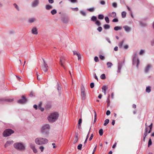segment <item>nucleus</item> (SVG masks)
<instances>
[{"label":"nucleus","instance_id":"obj_1","mask_svg":"<svg viewBox=\"0 0 154 154\" xmlns=\"http://www.w3.org/2000/svg\"><path fill=\"white\" fill-rule=\"evenodd\" d=\"M50 129V126L49 124H44L41 127L40 132L45 137H47L49 134V131Z\"/></svg>","mask_w":154,"mask_h":154},{"label":"nucleus","instance_id":"obj_2","mask_svg":"<svg viewBox=\"0 0 154 154\" xmlns=\"http://www.w3.org/2000/svg\"><path fill=\"white\" fill-rule=\"evenodd\" d=\"M59 116V114L57 112L51 113L48 116L47 119L50 122L53 123L57 120Z\"/></svg>","mask_w":154,"mask_h":154},{"label":"nucleus","instance_id":"obj_3","mask_svg":"<svg viewBox=\"0 0 154 154\" xmlns=\"http://www.w3.org/2000/svg\"><path fill=\"white\" fill-rule=\"evenodd\" d=\"M35 141V143L38 145H45L47 144L48 142L47 139L41 137L36 138Z\"/></svg>","mask_w":154,"mask_h":154},{"label":"nucleus","instance_id":"obj_4","mask_svg":"<svg viewBox=\"0 0 154 154\" xmlns=\"http://www.w3.org/2000/svg\"><path fill=\"white\" fill-rule=\"evenodd\" d=\"M14 147L20 151H24L25 148L24 145L22 143H16L14 144Z\"/></svg>","mask_w":154,"mask_h":154},{"label":"nucleus","instance_id":"obj_5","mask_svg":"<svg viewBox=\"0 0 154 154\" xmlns=\"http://www.w3.org/2000/svg\"><path fill=\"white\" fill-rule=\"evenodd\" d=\"M140 63L137 54H135L133 58V65H136L137 68L138 67V65Z\"/></svg>","mask_w":154,"mask_h":154},{"label":"nucleus","instance_id":"obj_6","mask_svg":"<svg viewBox=\"0 0 154 154\" xmlns=\"http://www.w3.org/2000/svg\"><path fill=\"white\" fill-rule=\"evenodd\" d=\"M14 132V131L11 129H7L3 132V135L4 137H7L13 133Z\"/></svg>","mask_w":154,"mask_h":154},{"label":"nucleus","instance_id":"obj_7","mask_svg":"<svg viewBox=\"0 0 154 154\" xmlns=\"http://www.w3.org/2000/svg\"><path fill=\"white\" fill-rule=\"evenodd\" d=\"M43 63L41 69L44 72H46L48 70V66L46 63L45 60L44 59H43Z\"/></svg>","mask_w":154,"mask_h":154},{"label":"nucleus","instance_id":"obj_8","mask_svg":"<svg viewBox=\"0 0 154 154\" xmlns=\"http://www.w3.org/2000/svg\"><path fill=\"white\" fill-rule=\"evenodd\" d=\"M81 96L82 100H85V99L86 95L85 89L83 85H82L81 86Z\"/></svg>","mask_w":154,"mask_h":154},{"label":"nucleus","instance_id":"obj_9","mask_svg":"<svg viewBox=\"0 0 154 154\" xmlns=\"http://www.w3.org/2000/svg\"><path fill=\"white\" fill-rule=\"evenodd\" d=\"M60 63L64 69H65V67L64 65L65 64V60L64 57H61L60 58Z\"/></svg>","mask_w":154,"mask_h":154},{"label":"nucleus","instance_id":"obj_10","mask_svg":"<svg viewBox=\"0 0 154 154\" xmlns=\"http://www.w3.org/2000/svg\"><path fill=\"white\" fill-rule=\"evenodd\" d=\"M29 146L33 152L34 153H36L37 152V150L35 148V144L32 143H29Z\"/></svg>","mask_w":154,"mask_h":154},{"label":"nucleus","instance_id":"obj_11","mask_svg":"<svg viewBox=\"0 0 154 154\" xmlns=\"http://www.w3.org/2000/svg\"><path fill=\"white\" fill-rule=\"evenodd\" d=\"M39 0H34L32 2L31 5L33 7L37 6L39 4Z\"/></svg>","mask_w":154,"mask_h":154},{"label":"nucleus","instance_id":"obj_12","mask_svg":"<svg viewBox=\"0 0 154 154\" xmlns=\"http://www.w3.org/2000/svg\"><path fill=\"white\" fill-rule=\"evenodd\" d=\"M22 99H20L17 101V102L18 103L23 104L25 103L26 102L27 100L26 98V97H25L24 96H23L22 97Z\"/></svg>","mask_w":154,"mask_h":154},{"label":"nucleus","instance_id":"obj_13","mask_svg":"<svg viewBox=\"0 0 154 154\" xmlns=\"http://www.w3.org/2000/svg\"><path fill=\"white\" fill-rule=\"evenodd\" d=\"M13 143L14 141L12 140H11L9 141H8L4 145L5 147V148H7L10 146L11 145L13 144Z\"/></svg>","mask_w":154,"mask_h":154},{"label":"nucleus","instance_id":"obj_14","mask_svg":"<svg viewBox=\"0 0 154 154\" xmlns=\"http://www.w3.org/2000/svg\"><path fill=\"white\" fill-rule=\"evenodd\" d=\"M123 28L124 29L125 31L127 32H129L131 30V28L128 26H124Z\"/></svg>","mask_w":154,"mask_h":154},{"label":"nucleus","instance_id":"obj_15","mask_svg":"<svg viewBox=\"0 0 154 154\" xmlns=\"http://www.w3.org/2000/svg\"><path fill=\"white\" fill-rule=\"evenodd\" d=\"M32 34L34 35H37L38 33L37 29L35 27H33L31 30Z\"/></svg>","mask_w":154,"mask_h":154},{"label":"nucleus","instance_id":"obj_16","mask_svg":"<svg viewBox=\"0 0 154 154\" xmlns=\"http://www.w3.org/2000/svg\"><path fill=\"white\" fill-rule=\"evenodd\" d=\"M152 123H151V124L148 127H146V128H145V133H147V132L148 131V129H149V131H148V133H149L151 131V129H152Z\"/></svg>","mask_w":154,"mask_h":154},{"label":"nucleus","instance_id":"obj_17","mask_svg":"<svg viewBox=\"0 0 154 154\" xmlns=\"http://www.w3.org/2000/svg\"><path fill=\"white\" fill-rule=\"evenodd\" d=\"M151 67V66L150 65H148L146 67L145 69V72H148L149 69Z\"/></svg>","mask_w":154,"mask_h":154},{"label":"nucleus","instance_id":"obj_18","mask_svg":"<svg viewBox=\"0 0 154 154\" xmlns=\"http://www.w3.org/2000/svg\"><path fill=\"white\" fill-rule=\"evenodd\" d=\"M45 8L47 10H49L52 9V7L51 5H47L45 6Z\"/></svg>","mask_w":154,"mask_h":154},{"label":"nucleus","instance_id":"obj_19","mask_svg":"<svg viewBox=\"0 0 154 154\" xmlns=\"http://www.w3.org/2000/svg\"><path fill=\"white\" fill-rule=\"evenodd\" d=\"M107 88V87L106 86H103L102 87V89L104 91V93L105 94H106V90Z\"/></svg>","mask_w":154,"mask_h":154},{"label":"nucleus","instance_id":"obj_20","mask_svg":"<svg viewBox=\"0 0 154 154\" xmlns=\"http://www.w3.org/2000/svg\"><path fill=\"white\" fill-rule=\"evenodd\" d=\"M35 21V18H32L29 19V23H32Z\"/></svg>","mask_w":154,"mask_h":154},{"label":"nucleus","instance_id":"obj_21","mask_svg":"<svg viewBox=\"0 0 154 154\" xmlns=\"http://www.w3.org/2000/svg\"><path fill=\"white\" fill-rule=\"evenodd\" d=\"M109 16L113 17H115L116 16V14L115 12H112L109 14Z\"/></svg>","mask_w":154,"mask_h":154},{"label":"nucleus","instance_id":"obj_22","mask_svg":"<svg viewBox=\"0 0 154 154\" xmlns=\"http://www.w3.org/2000/svg\"><path fill=\"white\" fill-rule=\"evenodd\" d=\"M104 28L106 29H108L110 28V26L108 24H105L103 25Z\"/></svg>","mask_w":154,"mask_h":154},{"label":"nucleus","instance_id":"obj_23","mask_svg":"<svg viewBox=\"0 0 154 154\" xmlns=\"http://www.w3.org/2000/svg\"><path fill=\"white\" fill-rule=\"evenodd\" d=\"M82 122V119H80L78 121V128H79L81 126V124Z\"/></svg>","mask_w":154,"mask_h":154},{"label":"nucleus","instance_id":"obj_24","mask_svg":"<svg viewBox=\"0 0 154 154\" xmlns=\"http://www.w3.org/2000/svg\"><path fill=\"white\" fill-rule=\"evenodd\" d=\"M122 29L121 27L116 26L114 28V29L116 31H118V30H121Z\"/></svg>","mask_w":154,"mask_h":154},{"label":"nucleus","instance_id":"obj_25","mask_svg":"<svg viewBox=\"0 0 154 154\" xmlns=\"http://www.w3.org/2000/svg\"><path fill=\"white\" fill-rule=\"evenodd\" d=\"M126 13L125 11H124L122 12V17L123 18H125L126 16Z\"/></svg>","mask_w":154,"mask_h":154},{"label":"nucleus","instance_id":"obj_26","mask_svg":"<svg viewBox=\"0 0 154 154\" xmlns=\"http://www.w3.org/2000/svg\"><path fill=\"white\" fill-rule=\"evenodd\" d=\"M151 91L150 87L149 86L147 87L146 88V91L147 93H149Z\"/></svg>","mask_w":154,"mask_h":154},{"label":"nucleus","instance_id":"obj_27","mask_svg":"<svg viewBox=\"0 0 154 154\" xmlns=\"http://www.w3.org/2000/svg\"><path fill=\"white\" fill-rule=\"evenodd\" d=\"M98 18L100 20L103 19L104 18V16L102 14H99L98 17Z\"/></svg>","mask_w":154,"mask_h":154},{"label":"nucleus","instance_id":"obj_28","mask_svg":"<svg viewBox=\"0 0 154 154\" xmlns=\"http://www.w3.org/2000/svg\"><path fill=\"white\" fill-rule=\"evenodd\" d=\"M95 9L94 8H88L87 10L91 12H93L95 11Z\"/></svg>","mask_w":154,"mask_h":154},{"label":"nucleus","instance_id":"obj_29","mask_svg":"<svg viewBox=\"0 0 154 154\" xmlns=\"http://www.w3.org/2000/svg\"><path fill=\"white\" fill-rule=\"evenodd\" d=\"M109 119H106L104 121V126H106L109 123Z\"/></svg>","mask_w":154,"mask_h":154},{"label":"nucleus","instance_id":"obj_30","mask_svg":"<svg viewBox=\"0 0 154 154\" xmlns=\"http://www.w3.org/2000/svg\"><path fill=\"white\" fill-rule=\"evenodd\" d=\"M91 20L93 21H95L96 23V17L94 16H93L91 18Z\"/></svg>","mask_w":154,"mask_h":154},{"label":"nucleus","instance_id":"obj_31","mask_svg":"<svg viewBox=\"0 0 154 154\" xmlns=\"http://www.w3.org/2000/svg\"><path fill=\"white\" fill-rule=\"evenodd\" d=\"M51 13L52 15H54L57 13V11L56 10L53 9L51 11Z\"/></svg>","mask_w":154,"mask_h":154},{"label":"nucleus","instance_id":"obj_32","mask_svg":"<svg viewBox=\"0 0 154 154\" xmlns=\"http://www.w3.org/2000/svg\"><path fill=\"white\" fill-rule=\"evenodd\" d=\"M107 65L108 68H110L112 66V64L110 62H108L107 63Z\"/></svg>","mask_w":154,"mask_h":154},{"label":"nucleus","instance_id":"obj_33","mask_svg":"<svg viewBox=\"0 0 154 154\" xmlns=\"http://www.w3.org/2000/svg\"><path fill=\"white\" fill-rule=\"evenodd\" d=\"M99 134L100 136H102L103 134V130L102 129H100L99 131Z\"/></svg>","mask_w":154,"mask_h":154},{"label":"nucleus","instance_id":"obj_34","mask_svg":"<svg viewBox=\"0 0 154 154\" xmlns=\"http://www.w3.org/2000/svg\"><path fill=\"white\" fill-rule=\"evenodd\" d=\"M73 53L74 55H76L77 57L80 54V53L77 52L76 51H73Z\"/></svg>","mask_w":154,"mask_h":154},{"label":"nucleus","instance_id":"obj_35","mask_svg":"<svg viewBox=\"0 0 154 154\" xmlns=\"http://www.w3.org/2000/svg\"><path fill=\"white\" fill-rule=\"evenodd\" d=\"M122 66L121 65L119 64L118 66V72L119 73L120 72V70L122 68Z\"/></svg>","mask_w":154,"mask_h":154},{"label":"nucleus","instance_id":"obj_36","mask_svg":"<svg viewBox=\"0 0 154 154\" xmlns=\"http://www.w3.org/2000/svg\"><path fill=\"white\" fill-rule=\"evenodd\" d=\"M39 149L40 150L41 152H43L44 149V147L43 146H40L39 147Z\"/></svg>","mask_w":154,"mask_h":154},{"label":"nucleus","instance_id":"obj_37","mask_svg":"<svg viewBox=\"0 0 154 154\" xmlns=\"http://www.w3.org/2000/svg\"><path fill=\"white\" fill-rule=\"evenodd\" d=\"M100 78L102 79H104L106 78L105 75L104 74H103L100 76Z\"/></svg>","mask_w":154,"mask_h":154},{"label":"nucleus","instance_id":"obj_38","mask_svg":"<svg viewBox=\"0 0 154 154\" xmlns=\"http://www.w3.org/2000/svg\"><path fill=\"white\" fill-rule=\"evenodd\" d=\"M145 52V50H141L139 52V54L140 55H141Z\"/></svg>","mask_w":154,"mask_h":154},{"label":"nucleus","instance_id":"obj_39","mask_svg":"<svg viewBox=\"0 0 154 154\" xmlns=\"http://www.w3.org/2000/svg\"><path fill=\"white\" fill-rule=\"evenodd\" d=\"M82 145L81 144H80L78 145L77 147V148L78 149L81 150L82 149Z\"/></svg>","mask_w":154,"mask_h":154},{"label":"nucleus","instance_id":"obj_40","mask_svg":"<svg viewBox=\"0 0 154 154\" xmlns=\"http://www.w3.org/2000/svg\"><path fill=\"white\" fill-rule=\"evenodd\" d=\"M152 144V142L151 139H150L149 140L148 143V146L149 147Z\"/></svg>","mask_w":154,"mask_h":154},{"label":"nucleus","instance_id":"obj_41","mask_svg":"<svg viewBox=\"0 0 154 154\" xmlns=\"http://www.w3.org/2000/svg\"><path fill=\"white\" fill-rule=\"evenodd\" d=\"M105 19L106 22L107 23H109V18L107 17H105Z\"/></svg>","mask_w":154,"mask_h":154},{"label":"nucleus","instance_id":"obj_42","mask_svg":"<svg viewBox=\"0 0 154 154\" xmlns=\"http://www.w3.org/2000/svg\"><path fill=\"white\" fill-rule=\"evenodd\" d=\"M78 137L77 136H76L75 137V139L74 141V143H75L78 141Z\"/></svg>","mask_w":154,"mask_h":154},{"label":"nucleus","instance_id":"obj_43","mask_svg":"<svg viewBox=\"0 0 154 154\" xmlns=\"http://www.w3.org/2000/svg\"><path fill=\"white\" fill-rule=\"evenodd\" d=\"M13 5L14 6V7L16 8V9L18 11L19 10V8L18 6L16 4H15V3Z\"/></svg>","mask_w":154,"mask_h":154},{"label":"nucleus","instance_id":"obj_44","mask_svg":"<svg viewBox=\"0 0 154 154\" xmlns=\"http://www.w3.org/2000/svg\"><path fill=\"white\" fill-rule=\"evenodd\" d=\"M112 6L115 8H116L117 7V4L116 2H113L112 4Z\"/></svg>","mask_w":154,"mask_h":154},{"label":"nucleus","instance_id":"obj_45","mask_svg":"<svg viewBox=\"0 0 154 154\" xmlns=\"http://www.w3.org/2000/svg\"><path fill=\"white\" fill-rule=\"evenodd\" d=\"M94 86V83L93 82H92L90 84V87L91 88H93Z\"/></svg>","mask_w":154,"mask_h":154},{"label":"nucleus","instance_id":"obj_46","mask_svg":"<svg viewBox=\"0 0 154 154\" xmlns=\"http://www.w3.org/2000/svg\"><path fill=\"white\" fill-rule=\"evenodd\" d=\"M123 41H122L119 44V47H120V48L122 47L123 45Z\"/></svg>","mask_w":154,"mask_h":154},{"label":"nucleus","instance_id":"obj_47","mask_svg":"<svg viewBox=\"0 0 154 154\" xmlns=\"http://www.w3.org/2000/svg\"><path fill=\"white\" fill-rule=\"evenodd\" d=\"M99 58L101 60H103L104 59V56L100 55L99 56Z\"/></svg>","mask_w":154,"mask_h":154},{"label":"nucleus","instance_id":"obj_48","mask_svg":"<svg viewBox=\"0 0 154 154\" xmlns=\"http://www.w3.org/2000/svg\"><path fill=\"white\" fill-rule=\"evenodd\" d=\"M57 89L58 91L61 90V87L60 86V85L58 83L57 85Z\"/></svg>","mask_w":154,"mask_h":154},{"label":"nucleus","instance_id":"obj_49","mask_svg":"<svg viewBox=\"0 0 154 154\" xmlns=\"http://www.w3.org/2000/svg\"><path fill=\"white\" fill-rule=\"evenodd\" d=\"M80 13L82 15L84 16H85L86 15L85 13L83 11H80Z\"/></svg>","mask_w":154,"mask_h":154},{"label":"nucleus","instance_id":"obj_50","mask_svg":"<svg viewBox=\"0 0 154 154\" xmlns=\"http://www.w3.org/2000/svg\"><path fill=\"white\" fill-rule=\"evenodd\" d=\"M97 30L99 32H100L102 30V28L101 27H99L97 29Z\"/></svg>","mask_w":154,"mask_h":154},{"label":"nucleus","instance_id":"obj_51","mask_svg":"<svg viewBox=\"0 0 154 154\" xmlns=\"http://www.w3.org/2000/svg\"><path fill=\"white\" fill-rule=\"evenodd\" d=\"M147 135V133H145L144 136H143V140L144 141H145V137H146V136Z\"/></svg>","mask_w":154,"mask_h":154},{"label":"nucleus","instance_id":"obj_52","mask_svg":"<svg viewBox=\"0 0 154 154\" xmlns=\"http://www.w3.org/2000/svg\"><path fill=\"white\" fill-rule=\"evenodd\" d=\"M94 113H95V116H94V122H95L96 121V112L94 111Z\"/></svg>","mask_w":154,"mask_h":154},{"label":"nucleus","instance_id":"obj_53","mask_svg":"<svg viewBox=\"0 0 154 154\" xmlns=\"http://www.w3.org/2000/svg\"><path fill=\"white\" fill-rule=\"evenodd\" d=\"M100 4L102 5H104L105 4V2L104 1H102L100 2Z\"/></svg>","mask_w":154,"mask_h":154},{"label":"nucleus","instance_id":"obj_54","mask_svg":"<svg viewBox=\"0 0 154 154\" xmlns=\"http://www.w3.org/2000/svg\"><path fill=\"white\" fill-rule=\"evenodd\" d=\"M110 114V111L108 110L106 112V115L107 116L109 115Z\"/></svg>","mask_w":154,"mask_h":154},{"label":"nucleus","instance_id":"obj_55","mask_svg":"<svg viewBox=\"0 0 154 154\" xmlns=\"http://www.w3.org/2000/svg\"><path fill=\"white\" fill-rule=\"evenodd\" d=\"M72 10L73 11H77L79 10V9L77 8H72Z\"/></svg>","mask_w":154,"mask_h":154},{"label":"nucleus","instance_id":"obj_56","mask_svg":"<svg viewBox=\"0 0 154 154\" xmlns=\"http://www.w3.org/2000/svg\"><path fill=\"white\" fill-rule=\"evenodd\" d=\"M6 100L8 101L11 102L13 101V99H8Z\"/></svg>","mask_w":154,"mask_h":154},{"label":"nucleus","instance_id":"obj_57","mask_svg":"<svg viewBox=\"0 0 154 154\" xmlns=\"http://www.w3.org/2000/svg\"><path fill=\"white\" fill-rule=\"evenodd\" d=\"M36 75L37 76V79L38 80H39L41 79V78H39V77H38V72H37L36 73Z\"/></svg>","mask_w":154,"mask_h":154},{"label":"nucleus","instance_id":"obj_58","mask_svg":"<svg viewBox=\"0 0 154 154\" xmlns=\"http://www.w3.org/2000/svg\"><path fill=\"white\" fill-rule=\"evenodd\" d=\"M33 94H34L32 92H31L30 93V94H29V96L30 97H32L34 96Z\"/></svg>","mask_w":154,"mask_h":154},{"label":"nucleus","instance_id":"obj_59","mask_svg":"<svg viewBox=\"0 0 154 154\" xmlns=\"http://www.w3.org/2000/svg\"><path fill=\"white\" fill-rule=\"evenodd\" d=\"M48 2L49 3L52 4L54 2V0H48Z\"/></svg>","mask_w":154,"mask_h":154},{"label":"nucleus","instance_id":"obj_60","mask_svg":"<svg viewBox=\"0 0 154 154\" xmlns=\"http://www.w3.org/2000/svg\"><path fill=\"white\" fill-rule=\"evenodd\" d=\"M118 21V20L117 19H114L112 20L113 22H117Z\"/></svg>","mask_w":154,"mask_h":154},{"label":"nucleus","instance_id":"obj_61","mask_svg":"<svg viewBox=\"0 0 154 154\" xmlns=\"http://www.w3.org/2000/svg\"><path fill=\"white\" fill-rule=\"evenodd\" d=\"M93 137V134H92L91 135V137H90L89 138L90 140H91L92 139Z\"/></svg>","mask_w":154,"mask_h":154},{"label":"nucleus","instance_id":"obj_62","mask_svg":"<svg viewBox=\"0 0 154 154\" xmlns=\"http://www.w3.org/2000/svg\"><path fill=\"white\" fill-rule=\"evenodd\" d=\"M106 40L109 43H111V42L110 41V39L109 38H106Z\"/></svg>","mask_w":154,"mask_h":154},{"label":"nucleus","instance_id":"obj_63","mask_svg":"<svg viewBox=\"0 0 154 154\" xmlns=\"http://www.w3.org/2000/svg\"><path fill=\"white\" fill-rule=\"evenodd\" d=\"M114 50L116 51H117L118 50V47L117 46H116L114 48Z\"/></svg>","mask_w":154,"mask_h":154},{"label":"nucleus","instance_id":"obj_64","mask_svg":"<svg viewBox=\"0 0 154 154\" xmlns=\"http://www.w3.org/2000/svg\"><path fill=\"white\" fill-rule=\"evenodd\" d=\"M151 45H154V40H153L151 42Z\"/></svg>","mask_w":154,"mask_h":154}]
</instances>
